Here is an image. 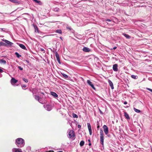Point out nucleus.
I'll return each mask as SVG.
<instances>
[{"label":"nucleus","instance_id":"nucleus-42","mask_svg":"<svg viewBox=\"0 0 152 152\" xmlns=\"http://www.w3.org/2000/svg\"><path fill=\"white\" fill-rule=\"evenodd\" d=\"M0 29H1L2 31H4L5 30V28H0Z\"/></svg>","mask_w":152,"mask_h":152},{"label":"nucleus","instance_id":"nucleus-9","mask_svg":"<svg viewBox=\"0 0 152 152\" xmlns=\"http://www.w3.org/2000/svg\"><path fill=\"white\" fill-rule=\"evenodd\" d=\"M11 83L12 85L16 83L18 81V80L15 79L13 77H12L11 79Z\"/></svg>","mask_w":152,"mask_h":152},{"label":"nucleus","instance_id":"nucleus-35","mask_svg":"<svg viewBox=\"0 0 152 152\" xmlns=\"http://www.w3.org/2000/svg\"><path fill=\"white\" fill-rule=\"evenodd\" d=\"M18 68L19 69L21 70H23V68L22 67H21L20 66H18Z\"/></svg>","mask_w":152,"mask_h":152},{"label":"nucleus","instance_id":"nucleus-27","mask_svg":"<svg viewBox=\"0 0 152 152\" xmlns=\"http://www.w3.org/2000/svg\"><path fill=\"white\" fill-rule=\"evenodd\" d=\"M62 76L64 78H68V76L67 75H66L64 73H62Z\"/></svg>","mask_w":152,"mask_h":152},{"label":"nucleus","instance_id":"nucleus-16","mask_svg":"<svg viewBox=\"0 0 152 152\" xmlns=\"http://www.w3.org/2000/svg\"><path fill=\"white\" fill-rule=\"evenodd\" d=\"M3 41L8 45H11L13 44L12 42L7 40H3Z\"/></svg>","mask_w":152,"mask_h":152},{"label":"nucleus","instance_id":"nucleus-36","mask_svg":"<svg viewBox=\"0 0 152 152\" xmlns=\"http://www.w3.org/2000/svg\"><path fill=\"white\" fill-rule=\"evenodd\" d=\"M89 132V134L90 135H91L92 134V130L91 129H90V130H88Z\"/></svg>","mask_w":152,"mask_h":152},{"label":"nucleus","instance_id":"nucleus-41","mask_svg":"<svg viewBox=\"0 0 152 152\" xmlns=\"http://www.w3.org/2000/svg\"><path fill=\"white\" fill-rule=\"evenodd\" d=\"M46 152H54V151L53 150H50L48 151H47Z\"/></svg>","mask_w":152,"mask_h":152},{"label":"nucleus","instance_id":"nucleus-43","mask_svg":"<svg viewBox=\"0 0 152 152\" xmlns=\"http://www.w3.org/2000/svg\"><path fill=\"white\" fill-rule=\"evenodd\" d=\"M124 104H127V102L126 101H125L124 102Z\"/></svg>","mask_w":152,"mask_h":152},{"label":"nucleus","instance_id":"nucleus-39","mask_svg":"<svg viewBox=\"0 0 152 152\" xmlns=\"http://www.w3.org/2000/svg\"><path fill=\"white\" fill-rule=\"evenodd\" d=\"M105 21H109L110 22L111 21V20L109 19H107L105 20Z\"/></svg>","mask_w":152,"mask_h":152},{"label":"nucleus","instance_id":"nucleus-38","mask_svg":"<svg viewBox=\"0 0 152 152\" xmlns=\"http://www.w3.org/2000/svg\"><path fill=\"white\" fill-rule=\"evenodd\" d=\"M27 86L26 85H23L22 86V87L23 88H26V87Z\"/></svg>","mask_w":152,"mask_h":152},{"label":"nucleus","instance_id":"nucleus-22","mask_svg":"<svg viewBox=\"0 0 152 152\" xmlns=\"http://www.w3.org/2000/svg\"><path fill=\"white\" fill-rule=\"evenodd\" d=\"M0 63H1L4 64H5L6 63V61L5 60L3 59H1L0 60Z\"/></svg>","mask_w":152,"mask_h":152},{"label":"nucleus","instance_id":"nucleus-34","mask_svg":"<svg viewBox=\"0 0 152 152\" xmlns=\"http://www.w3.org/2000/svg\"><path fill=\"white\" fill-rule=\"evenodd\" d=\"M146 89L147 90H148V91H151V92H152V89H150V88H146Z\"/></svg>","mask_w":152,"mask_h":152},{"label":"nucleus","instance_id":"nucleus-44","mask_svg":"<svg viewBox=\"0 0 152 152\" xmlns=\"http://www.w3.org/2000/svg\"><path fill=\"white\" fill-rule=\"evenodd\" d=\"M58 62V63L60 64H61V62H60V59H59V60H57Z\"/></svg>","mask_w":152,"mask_h":152},{"label":"nucleus","instance_id":"nucleus-8","mask_svg":"<svg viewBox=\"0 0 152 152\" xmlns=\"http://www.w3.org/2000/svg\"><path fill=\"white\" fill-rule=\"evenodd\" d=\"M118 65L117 64H115L113 65V70L115 72H117L118 70Z\"/></svg>","mask_w":152,"mask_h":152},{"label":"nucleus","instance_id":"nucleus-3","mask_svg":"<svg viewBox=\"0 0 152 152\" xmlns=\"http://www.w3.org/2000/svg\"><path fill=\"white\" fill-rule=\"evenodd\" d=\"M68 137L69 138H73L75 137L74 132L72 130H70L68 133Z\"/></svg>","mask_w":152,"mask_h":152},{"label":"nucleus","instance_id":"nucleus-55","mask_svg":"<svg viewBox=\"0 0 152 152\" xmlns=\"http://www.w3.org/2000/svg\"><path fill=\"white\" fill-rule=\"evenodd\" d=\"M88 141H89V142H90V140H88Z\"/></svg>","mask_w":152,"mask_h":152},{"label":"nucleus","instance_id":"nucleus-10","mask_svg":"<svg viewBox=\"0 0 152 152\" xmlns=\"http://www.w3.org/2000/svg\"><path fill=\"white\" fill-rule=\"evenodd\" d=\"M12 152H22L21 149L17 148H13L12 149Z\"/></svg>","mask_w":152,"mask_h":152},{"label":"nucleus","instance_id":"nucleus-40","mask_svg":"<svg viewBox=\"0 0 152 152\" xmlns=\"http://www.w3.org/2000/svg\"><path fill=\"white\" fill-rule=\"evenodd\" d=\"M77 127L78 128H80L81 127V126L80 125H78V126H77Z\"/></svg>","mask_w":152,"mask_h":152},{"label":"nucleus","instance_id":"nucleus-1","mask_svg":"<svg viewBox=\"0 0 152 152\" xmlns=\"http://www.w3.org/2000/svg\"><path fill=\"white\" fill-rule=\"evenodd\" d=\"M15 144L18 147H23L25 144L24 140L21 138H18L15 140Z\"/></svg>","mask_w":152,"mask_h":152},{"label":"nucleus","instance_id":"nucleus-18","mask_svg":"<svg viewBox=\"0 0 152 152\" xmlns=\"http://www.w3.org/2000/svg\"><path fill=\"white\" fill-rule=\"evenodd\" d=\"M123 35L127 39H129L130 38V37L127 34H126L125 33H123Z\"/></svg>","mask_w":152,"mask_h":152},{"label":"nucleus","instance_id":"nucleus-17","mask_svg":"<svg viewBox=\"0 0 152 152\" xmlns=\"http://www.w3.org/2000/svg\"><path fill=\"white\" fill-rule=\"evenodd\" d=\"M9 1L12 3L16 4H18L20 3L19 1L17 0H9Z\"/></svg>","mask_w":152,"mask_h":152},{"label":"nucleus","instance_id":"nucleus-15","mask_svg":"<svg viewBox=\"0 0 152 152\" xmlns=\"http://www.w3.org/2000/svg\"><path fill=\"white\" fill-rule=\"evenodd\" d=\"M33 1H34L35 3L38 4L39 5H42V3L40 1L38 0H32Z\"/></svg>","mask_w":152,"mask_h":152},{"label":"nucleus","instance_id":"nucleus-33","mask_svg":"<svg viewBox=\"0 0 152 152\" xmlns=\"http://www.w3.org/2000/svg\"><path fill=\"white\" fill-rule=\"evenodd\" d=\"M56 58H59V55L57 52H56Z\"/></svg>","mask_w":152,"mask_h":152},{"label":"nucleus","instance_id":"nucleus-47","mask_svg":"<svg viewBox=\"0 0 152 152\" xmlns=\"http://www.w3.org/2000/svg\"><path fill=\"white\" fill-rule=\"evenodd\" d=\"M56 59H57V60H59V59H60V58H57Z\"/></svg>","mask_w":152,"mask_h":152},{"label":"nucleus","instance_id":"nucleus-53","mask_svg":"<svg viewBox=\"0 0 152 152\" xmlns=\"http://www.w3.org/2000/svg\"><path fill=\"white\" fill-rule=\"evenodd\" d=\"M67 28H68V29H70V28H69V27H67Z\"/></svg>","mask_w":152,"mask_h":152},{"label":"nucleus","instance_id":"nucleus-54","mask_svg":"<svg viewBox=\"0 0 152 152\" xmlns=\"http://www.w3.org/2000/svg\"><path fill=\"white\" fill-rule=\"evenodd\" d=\"M26 61L27 62H28H28H29V61H27V60H26Z\"/></svg>","mask_w":152,"mask_h":152},{"label":"nucleus","instance_id":"nucleus-30","mask_svg":"<svg viewBox=\"0 0 152 152\" xmlns=\"http://www.w3.org/2000/svg\"><path fill=\"white\" fill-rule=\"evenodd\" d=\"M34 28L35 29V31H37V32H38L39 31L37 27V26H34Z\"/></svg>","mask_w":152,"mask_h":152},{"label":"nucleus","instance_id":"nucleus-32","mask_svg":"<svg viewBox=\"0 0 152 152\" xmlns=\"http://www.w3.org/2000/svg\"><path fill=\"white\" fill-rule=\"evenodd\" d=\"M23 80L24 81H25L26 83H27L28 81L27 79H26L24 78H23Z\"/></svg>","mask_w":152,"mask_h":152},{"label":"nucleus","instance_id":"nucleus-20","mask_svg":"<svg viewBox=\"0 0 152 152\" xmlns=\"http://www.w3.org/2000/svg\"><path fill=\"white\" fill-rule=\"evenodd\" d=\"M131 77H132V78L134 79H136L138 78V77L137 75H131Z\"/></svg>","mask_w":152,"mask_h":152},{"label":"nucleus","instance_id":"nucleus-28","mask_svg":"<svg viewBox=\"0 0 152 152\" xmlns=\"http://www.w3.org/2000/svg\"><path fill=\"white\" fill-rule=\"evenodd\" d=\"M87 125L88 130L91 129V127L90 124L89 123H87Z\"/></svg>","mask_w":152,"mask_h":152},{"label":"nucleus","instance_id":"nucleus-37","mask_svg":"<svg viewBox=\"0 0 152 152\" xmlns=\"http://www.w3.org/2000/svg\"><path fill=\"white\" fill-rule=\"evenodd\" d=\"M3 72V71L2 70V68L0 67V73H1Z\"/></svg>","mask_w":152,"mask_h":152},{"label":"nucleus","instance_id":"nucleus-48","mask_svg":"<svg viewBox=\"0 0 152 152\" xmlns=\"http://www.w3.org/2000/svg\"><path fill=\"white\" fill-rule=\"evenodd\" d=\"M2 77V75H0V77Z\"/></svg>","mask_w":152,"mask_h":152},{"label":"nucleus","instance_id":"nucleus-6","mask_svg":"<svg viewBox=\"0 0 152 152\" xmlns=\"http://www.w3.org/2000/svg\"><path fill=\"white\" fill-rule=\"evenodd\" d=\"M87 83L94 90L96 89L94 87V85L92 84V82L90 80H87Z\"/></svg>","mask_w":152,"mask_h":152},{"label":"nucleus","instance_id":"nucleus-21","mask_svg":"<svg viewBox=\"0 0 152 152\" xmlns=\"http://www.w3.org/2000/svg\"><path fill=\"white\" fill-rule=\"evenodd\" d=\"M6 44L4 42H0V47L1 46H6Z\"/></svg>","mask_w":152,"mask_h":152},{"label":"nucleus","instance_id":"nucleus-46","mask_svg":"<svg viewBox=\"0 0 152 152\" xmlns=\"http://www.w3.org/2000/svg\"><path fill=\"white\" fill-rule=\"evenodd\" d=\"M41 50L42 51H44V49H43V48H41Z\"/></svg>","mask_w":152,"mask_h":152},{"label":"nucleus","instance_id":"nucleus-14","mask_svg":"<svg viewBox=\"0 0 152 152\" xmlns=\"http://www.w3.org/2000/svg\"><path fill=\"white\" fill-rule=\"evenodd\" d=\"M18 44L19 45V46L22 49L24 50H26V48L25 46L23 44H20L19 43H18Z\"/></svg>","mask_w":152,"mask_h":152},{"label":"nucleus","instance_id":"nucleus-51","mask_svg":"<svg viewBox=\"0 0 152 152\" xmlns=\"http://www.w3.org/2000/svg\"><path fill=\"white\" fill-rule=\"evenodd\" d=\"M91 145V143H89V145H90H90Z\"/></svg>","mask_w":152,"mask_h":152},{"label":"nucleus","instance_id":"nucleus-11","mask_svg":"<svg viewBox=\"0 0 152 152\" xmlns=\"http://www.w3.org/2000/svg\"><path fill=\"white\" fill-rule=\"evenodd\" d=\"M51 94L54 97L56 98L58 97V95L55 92L51 91L50 92Z\"/></svg>","mask_w":152,"mask_h":152},{"label":"nucleus","instance_id":"nucleus-49","mask_svg":"<svg viewBox=\"0 0 152 152\" xmlns=\"http://www.w3.org/2000/svg\"><path fill=\"white\" fill-rule=\"evenodd\" d=\"M99 126H98L97 127V128L99 129Z\"/></svg>","mask_w":152,"mask_h":152},{"label":"nucleus","instance_id":"nucleus-25","mask_svg":"<svg viewBox=\"0 0 152 152\" xmlns=\"http://www.w3.org/2000/svg\"><path fill=\"white\" fill-rule=\"evenodd\" d=\"M56 32L57 33H58L61 34H62L61 31L60 29L57 30L56 31Z\"/></svg>","mask_w":152,"mask_h":152},{"label":"nucleus","instance_id":"nucleus-50","mask_svg":"<svg viewBox=\"0 0 152 152\" xmlns=\"http://www.w3.org/2000/svg\"><path fill=\"white\" fill-rule=\"evenodd\" d=\"M100 113H102V111H101L100 110Z\"/></svg>","mask_w":152,"mask_h":152},{"label":"nucleus","instance_id":"nucleus-7","mask_svg":"<svg viewBox=\"0 0 152 152\" xmlns=\"http://www.w3.org/2000/svg\"><path fill=\"white\" fill-rule=\"evenodd\" d=\"M83 50L85 52H88L91 51V49L88 48L84 47L83 49Z\"/></svg>","mask_w":152,"mask_h":152},{"label":"nucleus","instance_id":"nucleus-23","mask_svg":"<svg viewBox=\"0 0 152 152\" xmlns=\"http://www.w3.org/2000/svg\"><path fill=\"white\" fill-rule=\"evenodd\" d=\"M134 110L135 112L137 113H140L141 112L140 110L137 109L135 108H134Z\"/></svg>","mask_w":152,"mask_h":152},{"label":"nucleus","instance_id":"nucleus-45","mask_svg":"<svg viewBox=\"0 0 152 152\" xmlns=\"http://www.w3.org/2000/svg\"><path fill=\"white\" fill-rule=\"evenodd\" d=\"M116 48H117L116 47H113V50H115Z\"/></svg>","mask_w":152,"mask_h":152},{"label":"nucleus","instance_id":"nucleus-26","mask_svg":"<svg viewBox=\"0 0 152 152\" xmlns=\"http://www.w3.org/2000/svg\"><path fill=\"white\" fill-rule=\"evenodd\" d=\"M15 54L16 56L18 58H19L21 56V55L19 54V53L17 52H15Z\"/></svg>","mask_w":152,"mask_h":152},{"label":"nucleus","instance_id":"nucleus-19","mask_svg":"<svg viewBox=\"0 0 152 152\" xmlns=\"http://www.w3.org/2000/svg\"><path fill=\"white\" fill-rule=\"evenodd\" d=\"M124 116L127 119H129L130 118L128 114L126 112L124 113Z\"/></svg>","mask_w":152,"mask_h":152},{"label":"nucleus","instance_id":"nucleus-12","mask_svg":"<svg viewBox=\"0 0 152 152\" xmlns=\"http://www.w3.org/2000/svg\"><path fill=\"white\" fill-rule=\"evenodd\" d=\"M108 83H109L110 86L111 88L112 89H114V87L113 83L110 80H109L108 81Z\"/></svg>","mask_w":152,"mask_h":152},{"label":"nucleus","instance_id":"nucleus-31","mask_svg":"<svg viewBox=\"0 0 152 152\" xmlns=\"http://www.w3.org/2000/svg\"><path fill=\"white\" fill-rule=\"evenodd\" d=\"M54 10L56 12H58L59 10V9L58 8H55L54 9Z\"/></svg>","mask_w":152,"mask_h":152},{"label":"nucleus","instance_id":"nucleus-29","mask_svg":"<svg viewBox=\"0 0 152 152\" xmlns=\"http://www.w3.org/2000/svg\"><path fill=\"white\" fill-rule=\"evenodd\" d=\"M72 116L74 118H77L78 116L75 114L73 113L72 114Z\"/></svg>","mask_w":152,"mask_h":152},{"label":"nucleus","instance_id":"nucleus-5","mask_svg":"<svg viewBox=\"0 0 152 152\" xmlns=\"http://www.w3.org/2000/svg\"><path fill=\"white\" fill-rule=\"evenodd\" d=\"M44 107L46 110L49 111H50L52 109L51 106L50 105L47 104L46 105H44Z\"/></svg>","mask_w":152,"mask_h":152},{"label":"nucleus","instance_id":"nucleus-2","mask_svg":"<svg viewBox=\"0 0 152 152\" xmlns=\"http://www.w3.org/2000/svg\"><path fill=\"white\" fill-rule=\"evenodd\" d=\"M100 141L101 144L102 145H104V133L102 129H100Z\"/></svg>","mask_w":152,"mask_h":152},{"label":"nucleus","instance_id":"nucleus-52","mask_svg":"<svg viewBox=\"0 0 152 152\" xmlns=\"http://www.w3.org/2000/svg\"><path fill=\"white\" fill-rule=\"evenodd\" d=\"M67 28H68V29H70V28H69V27H67Z\"/></svg>","mask_w":152,"mask_h":152},{"label":"nucleus","instance_id":"nucleus-13","mask_svg":"<svg viewBox=\"0 0 152 152\" xmlns=\"http://www.w3.org/2000/svg\"><path fill=\"white\" fill-rule=\"evenodd\" d=\"M34 97L35 99L36 100H37L39 102L42 103V102H41V99H40V98L37 95H35L34 96Z\"/></svg>","mask_w":152,"mask_h":152},{"label":"nucleus","instance_id":"nucleus-4","mask_svg":"<svg viewBox=\"0 0 152 152\" xmlns=\"http://www.w3.org/2000/svg\"><path fill=\"white\" fill-rule=\"evenodd\" d=\"M104 131L106 135L109 132V129L107 126L106 125H104L103 126Z\"/></svg>","mask_w":152,"mask_h":152},{"label":"nucleus","instance_id":"nucleus-56","mask_svg":"<svg viewBox=\"0 0 152 152\" xmlns=\"http://www.w3.org/2000/svg\"><path fill=\"white\" fill-rule=\"evenodd\" d=\"M60 38L61 39V38H62L61 37H60Z\"/></svg>","mask_w":152,"mask_h":152},{"label":"nucleus","instance_id":"nucleus-24","mask_svg":"<svg viewBox=\"0 0 152 152\" xmlns=\"http://www.w3.org/2000/svg\"><path fill=\"white\" fill-rule=\"evenodd\" d=\"M84 144V142L83 141H81L80 143V146H83Z\"/></svg>","mask_w":152,"mask_h":152}]
</instances>
